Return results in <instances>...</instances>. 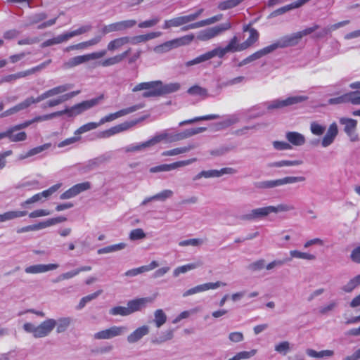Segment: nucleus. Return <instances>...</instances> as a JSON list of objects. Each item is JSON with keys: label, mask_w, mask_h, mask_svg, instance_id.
Wrapping results in <instances>:
<instances>
[{"label": "nucleus", "mask_w": 360, "mask_h": 360, "mask_svg": "<svg viewBox=\"0 0 360 360\" xmlns=\"http://www.w3.org/2000/svg\"><path fill=\"white\" fill-rule=\"evenodd\" d=\"M319 28V25H315L311 27L306 28L302 31L293 33L290 35L284 36L278 40L280 47L285 48L297 44L300 40L304 36H307Z\"/></svg>", "instance_id": "nucleus-9"}, {"label": "nucleus", "mask_w": 360, "mask_h": 360, "mask_svg": "<svg viewBox=\"0 0 360 360\" xmlns=\"http://www.w3.org/2000/svg\"><path fill=\"white\" fill-rule=\"evenodd\" d=\"M349 22H350V21L349 20H343V21L335 23L333 25H329V26L325 27L324 29H323V30L321 32L317 33L316 37H323L325 35L349 24Z\"/></svg>", "instance_id": "nucleus-35"}, {"label": "nucleus", "mask_w": 360, "mask_h": 360, "mask_svg": "<svg viewBox=\"0 0 360 360\" xmlns=\"http://www.w3.org/2000/svg\"><path fill=\"white\" fill-rule=\"evenodd\" d=\"M231 28V24L229 22H226L221 25L209 27L200 31L197 34V39L202 41H209L224 32L229 30Z\"/></svg>", "instance_id": "nucleus-10"}, {"label": "nucleus", "mask_w": 360, "mask_h": 360, "mask_svg": "<svg viewBox=\"0 0 360 360\" xmlns=\"http://www.w3.org/2000/svg\"><path fill=\"white\" fill-rule=\"evenodd\" d=\"M154 300V297H142L130 300L127 303L130 314L141 310L145 307L148 303H150Z\"/></svg>", "instance_id": "nucleus-21"}, {"label": "nucleus", "mask_w": 360, "mask_h": 360, "mask_svg": "<svg viewBox=\"0 0 360 360\" xmlns=\"http://www.w3.org/2000/svg\"><path fill=\"white\" fill-rule=\"evenodd\" d=\"M189 23L186 15L177 16L169 20H165L162 25V29L169 30L172 27H178Z\"/></svg>", "instance_id": "nucleus-26"}, {"label": "nucleus", "mask_w": 360, "mask_h": 360, "mask_svg": "<svg viewBox=\"0 0 360 360\" xmlns=\"http://www.w3.org/2000/svg\"><path fill=\"white\" fill-rule=\"evenodd\" d=\"M44 229L43 221L39 222L36 224L29 225L24 227H22L19 230H18V233H22V232H28V231H37L40 229Z\"/></svg>", "instance_id": "nucleus-61"}, {"label": "nucleus", "mask_w": 360, "mask_h": 360, "mask_svg": "<svg viewBox=\"0 0 360 360\" xmlns=\"http://www.w3.org/2000/svg\"><path fill=\"white\" fill-rule=\"evenodd\" d=\"M306 352L308 356L313 358H323L326 356H332L334 354L333 350L329 349L316 352L314 349H308Z\"/></svg>", "instance_id": "nucleus-47"}, {"label": "nucleus", "mask_w": 360, "mask_h": 360, "mask_svg": "<svg viewBox=\"0 0 360 360\" xmlns=\"http://www.w3.org/2000/svg\"><path fill=\"white\" fill-rule=\"evenodd\" d=\"M226 283H221L220 281H217L215 283H206L203 284H200L195 286L197 292H204L211 289H216L220 286H225Z\"/></svg>", "instance_id": "nucleus-43"}, {"label": "nucleus", "mask_w": 360, "mask_h": 360, "mask_svg": "<svg viewBox=\"0 0 360 360\" xmlns=\"http://www.w3.org/2000/svg\"><path fill=\"white\" fill-rule=\"evenodd\" d=\"M309 98L305 95H295L286 98H278L259 103L253 106L252 111L278 110L306 101Z\"/></svg>", "instance_id": "nucleus-2"}, {"label": "nucleus", "mask_w": 360, "mask_h": 360, "mask_svg": "<svg viewBox=\"0 0 360 360\" xmlns=\"http://www.w3.org/2000/svg\"><path fill=\"white\" fill-rule=\"evenodd\" d=\"M243 32H249L248 38L243 42L245 49H248L258 40L259 34L255 29L250 28L248 25L244 26Z\"/></svg>", "instance_id": "nucleus-32"}, {"label": "nucleus", "mask_w": 360, "mask_h": 360, "mask_svg": "<svg viewBox=\"0 0 360 360\" xmlns=\"http://www.w3.org/2000/svg\"><path fill=\"white\" fill-rule=\"evenodd\" d=\"M271 213H278L280 212H288L294 210L292 205H288L285 204H280L277 206H270Z\"/></svg>", "instance_id": "nucleus-60"}, {"label": "nucleus", "mask_w": 360, "mask_h": 360, "mask_svg": "<svg viewBox=\"0 0 360 360\" xmlns=\"http://www.w3.org/2000/svg\"><path fill=\"white\" fill-rule=\"evenodd\" d=\"M228 168L221 169L220 171L218 170H209V171H202L199 174L196 175L194 179H198L202 177L205 178H210L214 176H220L222 174H224L228 170Z\"/></svg>", "instance_id": "nucleus-40"}, {"label": "nucleus", "mask_w": 360, "mask_h": 360, "mask_svg": "<svg viewBox=\"0 0 360 360\" xmlns=\"http://www.w3.org/2000/svg\"><path fill=\"white\" fill-rule=\"evenodd\" d=\"M195 39L193 34L184 35L169 41H167L160 45L155 46L153 51L158 54H162L180 46L189 45Z\"/></svg>", "instance_id": "nucleus-6"}, {"label": "nucleus", "mask_w": 360, "mask_h": 360, "mask_svg": "<svg viewBox=\"0 0 360 360\" xmlns=\"http://www.w3.org/2000/svg\"><path fill=\"white\" fill-rule=\"evenodd\" d=\"M222 14H219L217 15H214L213 17H211L207 19H205L194 23H191L186 27H184L182 28V30L186 31L190 29H196L199 27H202L207 25H212L218 21H219L222 18Z\"/></svg>", "instance_id": "nucleus-23"}, {"label": "nucleus", "mask_w": 360, "mask_h": 360, "mask_svg": "<svg viewBox=\"0 0 360 360\" xmlns=\"http://www.w3.org/2000/svg\"><path fill=\"white\" fill-rule=\"evenodd\" d=\"M125 326H112L109 328L98 331L94 335V339L96 340H108L112 338L120 336L127 331Z\"/></svg>", "instance_id": "nucleus-13"}, {"label": "nucleus", "mask_w": 360, "mask_h": 360, "mask_svg": "<svg viewBox=\"0 0 360 360\" xmlns=\"http://www.w3.org/2000/svg\"><path fill=\"white\" fill-rule=\"evenodd\" d=\"M347 103H351L353 105H360V94L358 92H349L328 100V103L330 105Z\"/></svg>", "instance_id": "nucleus-16"}, {"label": "nucleus", "mask_w": 360, "mask_h": 360, "mask_svg": "<svg viewBox=\"0 0 360 360\" xmlns=\"http://www.w3.org/2000/svg\"><path fill=\"white\" fill-rule=\"evenodd\" d=\"M130 41V38L128 37H122L116 38L112 41H110L107 45V51H115L119 50L122 46L125 44H129Z\"/></svg>", "instance_id": "nucleus-29"}, {"label": "nucleus", "mask_w": 360, "mask_h": 360, "mask_svg": "<svg viewBox=\"0 0 360 360\" xmlns=\"http://www.w3.org/2000/svg\"><path fill=\"white\" fill-rule=\"evenodd\" d=\"M146 237V234L143 229H133L129 234V238L131 240H136L144 238Z\"/></svg>", "instance_id": "nucleus-64"}, {"label": "nucleus", "mask_w": 360, "mask_h": 360, "mask_svg": "<svg viewBox=\"0 0 360 360\" xmlns=\"http://www.w3.org/2000/svg\"><path fill=\"white\" fill-rule=\"evenodd\" d=\"M305 181L304 176H286L283 179L276 180H269L264 181L256 182L255 186L258 188H270L277 187L288 184H294L296 182H302Z\"/></svg>", "instance_id": "nucleus-11"}, {"label": "nucleus", "mask_w": 360, "mask_h": 360, "mask_svg": "<svg viewBox=\"0 0 360 360\" xmlns=\"http://www.w3.org/2000/svg\"><path fill=\"white\" fill-rule=\"evenodd\" d=\"M199 265L200 264L192 263L179 266L174 269L173 273L174 276H178L181 274L186 273L190 270L197 268Z\"/></svg>", "instance_id": "nucleus-51"}, {"label": "nucleus", "mask_w": 360, "mask_h": 360, "mask_svg": "<svg viewBox=\"0 0 360 360\" xmlns=\"http://www.w3.org/2000/svg\"><path fill=\"white\" fill-rule=\"evenodd\" d=\"M57 115L58 114H46L44 116H38L31 120L13 126L8 128L6 131L2 132L3 139L7 137L11 142L25 141L27 139V134L25 131H20L16 134H14V132L27 127L34 122L49 120Z\"/></svg>", "instance_id": "nucleus-3"}, {"label": "nucleus", "mask_w": 360, "mask_h": 360, "mask_svg": "<svg viewBox=\"0 0 360 360\" xmlns=\"http://www.w3.org/2000/svg\"><path fill=\"white\" fill-rule=\"evenodd\" d=\"M359 285H360V274L351 278L347 283L342 287V290L345 292H351Z\"/></svg>", "instance_id": "nucleus-45"}, {"label": "nucleus", "mask_w": 360, "mask_h": 360, "mask_svg": "<svg viewBox=\"0 0 360 360\" xmlns=\"http://www.w3.org/2000/svg\"><path fill=\"white\" fill-rule=\"evenodd\" d=\"M99 98H92L83 101L74 106V110L79 111H85L98 103Z\"/></svg>", "instance_id": "nucleus-41"}, {"label": "nucleus", "mask_w": 360, "mask_h": 360, "mask_svg": "<svg viewBox=\"0 0 360 360\" xmlns=\"http://www.w3.org/2000/svg\"><path fill=\"white\" fill-rule=\"evenodd\" d=\"M188 93L193 96L204 98L207 95V91L199 86H193L188 89Z\"/></svg>", "instance_id": "nucleus-52"}, {"label": "nucleus", "mask_w": 360, "mask_h": 360, "mask_svg": "<svg viewBox=\"0 0 360 360\" xmlns=\"http://www.w3.org/2000/svg\"><path fill=\"white\" fill-rule=\"evenodd\" d=\"M197 147V144L195 143H190L186 146L179 147L173 148L172 150H169L163 152L162 155L164 156H174L179 154L185 153L188 152L189 150L194 149Z\"/></svg>", "instance_id": "nucleus-33"}, {"label": "nucleus", "mask_w": 360, "mask_h": 360, "mask_svg": "<svg viewBox=\"0 0 360 360\" xmlns=\"http://www.w3.org/2000/svg\"><path fill=\"white\" fill-rule=\"evenodd\" d=\"M91 188V184L89 181H85L74 185L68 190L63 193L60 199L66 200L75 197L80 193L87 191Z\"/></svg>", "instance_id": "nucleus-20"}, {"label": "nucleus", "mask_w": 360, "mask_h": 360, "mask_svg": "<svg viewBox=\"0 0 360 360\" xmlns=\"http://www.w3.org/2000/svg\"><path fill=\"white\" fill-rule=\"evenodd\" d=\"M206 127H195L188 129H186L181 132L176 133H164L156 135L151 139L145 141L141 144H138L136 146H131L127 148V151L128 152H134L141 150L145 148L150 147L157 144L158 143L162 141H167L168 142H177L179 141H182L184 139H188L193 135L200 134L204 131H205Z\"/></svg>", "instance_id": "nucleus-1"}, {"label": "nucleus", "mask_w": 360, "mask_h": 360, "mask_svg": "<svg viewBox=\"0 0 360 360\" xmlns=\"http://www.w3.org/2000/svg\"><path fill=\"white\" fill-rule=\"evenodd\" d=\"M56 321L53 319H48L35 326L31 323H25L23 325L24 330L30 333L36 338H44L49 335L56 327Z\"/></svg>", "instance_id": "nucleus-5"}, {"label": "nucleus", "mask_w": 360, "mask_h": 360, "mask_svg": "<svg viewBox=\"0 0 360 360\" xmlns=\"http://www.w3.org/2000/svg\"><path fill=\"white\" fill-rule=\"evenodd\" d=\"M26 211H8L3 214H0V222L12 220L16 218H20L27 215Z\"/></svg>", "instance_id": "nucleus-38"}, {"label": "nucleus", "mask_w": 360, "mask_h": 360, "mask_svg": "<svg viewBox=\"0 0 360 360\" xmlns=\"http://www.w3.org/2000/svg\"><path fill=\"white\" fill-rule=\"evenodd\" d=\"M197 161L195 158H190L185 160L177 161L171 164H163L161 165L155 166L150 169V172L152 173L166 172L176 169L179 167H185Z\"/></svg>", "instance_id": "nucleus-14"}, {"label": "nucleus", "mask_w": 360, "mask_h": 360, "mask_svg": "<svg viewBox=\"0 0 360 360\" xmlns=\"http://www.w3.org/2000/svg\"><path fill=\"white\" fill-rule=\"evenodd\" d=\"M110 314L112 315H121L127 316L129 315V308L125 307L117 306L112 308L110 311Z\"/></svg>", "instance_id": "nucleus-59"}, {"label": "nucleus", "mask_w": 360, "mask_h": 360, "mask_svg": "<svg viewBox=\"0 0 360 360\" xmlns=\"http://www.w3.org/2000/svg\"><path fill=\"white\" fill-rule=\"evenodd\" d=\"M162 34L160 32H152L146 34H141L130 38L129 43L138 44L160 37Z\"/></svg>", "instance_id": "nucleus-31"}, {"label": "nucleus", "mask_w": 360, "mask_h": 360, "mask_svg": "<svg viewBox=\"0 0 360 360\" xmlns=\"http://www.w3.org/2000/svg\"><path fill=\"white\" fill-rule=\"evenodd\" d=\"M120 63H121L120 58L118 56V55H116L100 61L98 65L102 67H109Z\"/></svg>", "instance_id": "nucleus-56"}, {"label": "nucleus", "mask_w": 360, "mask_h": 360, "mask_svg": "<svg viewBox=\"0 0 360 360\" xmlns=\"http://www.w3.org/2000/svg\"><path fill=\"white\" fill-rule=\"evenodd\" d=\"M123 115L124 114H109L108 115H106L104 117H103L102 119H101V120L98 122H92L86 123V124L81 126L79 129H77L75 131V134L79 135L84 132L94 129L97 128L98 126H100L101 124H102L105 122H111Z\"/></svg>", "instance_id": "nucleus-15"}, {"label": "nucleus", "mask_w": 360, "mask_h": 360, "mask_svg": "<svg viewBox=\"0 0 360 360\" xmlns=\"http://www.w3.org/2000/svg\"><path fill=\"white\" fill-rule=\"evenodd\" d=\"M302 164V161L300 160H281L278 162H274L269 164V167H289V166H296Z\"/></svg>", "instance_id": "nucleus-50"}, {"label": "nucleus", "mask_w": 360, "mask_h": 360, "mask_svg": "<svg viewBox=\"0 0 360 360\" xmlns=\"http://www.w3.org/2000/svg\"><path fill=\"white\" fill-rule=\"evenodd\" d=\"M214 57H217L216 53L214 49H212L210 51L206 52L204 54H202L195 58L188 60L185 63V65L186 67H190L194 65H197L203 62H205L207 60H209Z\"/></svg>", "instance_id": "nucleus-27"}, {"label": "nucleus", "mask_w": 360, "mask_h": 360, "mask_svg": "<svg viewBox=\"0 0 360 360\" xmlns=\"http://www.w3.org/2000/svg\"><path fill=\"white\" fill-rule=\"evenodd\" d=\"M160 80L141 82L136 84L132 89V92L143 91L141 96L143 98L160 96Z\"/></svg>", "instance_id": "nucleus-7"}, {"label": "nucleus", "mask_w": 360, "mask_h": 360, "mask_svg": "<svg viewBox=\"0 0 360 360\" xmlns=\"http://www.w3.org/2000/svg\"><path fill=\"white\" fill-rule=\"evenodd\" d=\"M349 22H350V21L349 20H343V21L335 23L333 25H329V26L325 27L324 29H323V30L321 32L317 33L316 37H323L325 35L349 24Z\"/></svg>", "instance_id": "nucleus-34"}, {"label": "nucleus", "mask_w": 360, "mask_h": 360, "mask_svg": "<svg viewBox=\"0 0 360 360\" xmlns=\"http://www.w3.org/2000/svg\"><path fill=\"white\" fill-rule=\"evenodd\" d=\"M281 48L278 41H276L257 51H256L257 55L258 56L259 59L273 51L276 50L277 49Z\"/></svg>", "instance_id": "nucleus-48"}, {"label": "nucleus", "mask_w": 360, "mask_h": 360, "mask_svg": "<svg viewBox=\"0 0 360 360\" xmlns=\"http://www.w3.org/2000/svg\"><path fill=\"white\" fill-rule=\"evenodd\" d=\"M349 22H350V21L349 20H343V21L335 23L333 25H329V26L325 27L324 29H323V30L321 32L317 33L316 37H323L325 35L349 24Z\"/></svg>", "instance_id": "nucleus-36"}, {"label": "nucleus", "mask_w": 360, "mask_h": 360, "mask_svg": "<svg viewBox=\"0 0 360 360\" xmlns=\"http://www.w3.org/2000/svg\"><path fill=\"white\" fill-rule=\"evenodd\" d=\"M51 146V143H46L41 146L33 148L29 150L25 155H22L20 157V159L21 160L25 159L29 157L39 154V153H41L42 151L49 149Z\"/></svg>", "instance_id": "nucleus-42"}, {"label": "nucleus", "mask_w": 360, "mask_h": 360, "mask_svg": "<svg viewBox=\"0 0 360 360\" xmlns=\"http://www.w3.org/2000/svg\"><path fill=\"white\" fill-rule=\"evenodd\" d=\"M46 18L47 15L44 12L32 14L27 18L25 25L28 27L39 23L44 20Z\"/></svg>", "instance_id": "nucleus-39"}, {"label": "nucleus", "mask_w": 360, "mask_h": 360, "mask_svg": "<svg viewBox=\"0 0 360 360\" xmlns=\"http://www.w3.org/2000/svg\"><path fill=\"white\" fill-rule=\"evenodd\" d=\"M106 54L105 49L99 51L92 52L90 53L77 56L70 58L68 61L65 62L63 65L64 69H70L85 63L89 60H96L103 58Z\"/></svg>", "instance_id": "nucleus-8"}, {"label": "nucleus", "mask_w": 360, "mask_h": 360, "mask_svg": "<svg viewBox=\"0 0 360 360\" xmlns=\"http://www.w3.org/2000/svg\"><path fill=\"white\" fill-rule=\"evenodd\" d=\"M143 120V118H141V120ZM140 120H131L124 122L123 123H121L118 125H116L115 127H111L110 129L105 130L101 133L99 135V137L101 138H106L110 137L115 134L120 133L121 131L127 130L130 129L131 127L136 125Z\"/></svg>", "instance_id": "nucleus-18"}, {"label": "nucleus", "mask_w": 360, "mask_h": 360, "mask_svg": "<svg viewBox=\"0 0 360 360\" xmlns=\"http://www.w3.org/2000/svg\"><path fill=\"white\" fill-rule=\"evenodd\" d=\"M290 255L292 257L304 259L307 260H314L316 259V256L312 254L302 252L298 250H291Z\"/></svg>", "instance_id": "nucleus-53"}, {"label": "nucleus", "mask_w": 360, "mask_h": 360, "mask_svg": "<svg viewBox=\"0 0 360 360\" xmlns=\"http://www.w3.org/2000/svg\"><path fill=\"white\" fill-rule=\"evenodd\" d=\"M149 333V328L147 326H143L136 329L127 337V341L129 343H134L141 340L144 335Z\"/></svg>", "instance_id": "nucleus-28"}, {"label": "nucleus", "mask_w": 360, "mask_h": 360, "mask_svg": "<svg viewBox=\"0 0 360 360\" xmlns=\"http://www.w3.org/2000/svg\"><path fill=\"white\" fill-rule=\"evenodd\" d=\"M79 92H80L79 91H74V92H72L71 94H70V95H64V96H60L58 98H55V99L51 100V101H49V106L57 105L59 103H60L63 101H64L66 99H68V98L72 97V96H75L79 94Z\"/></svg>", "instance_id": "nucleus-57"}, {"label": "nucleus", "mask_w": 360, "mask_h": 360, "mask_svg": "<svg viewBox=\"0 0 360 360\" xmlns=\"http://www.w3.org/2000/svg\"><path fill=\"white\" fill-rule=\"evenodd\" d=\"M338 134V129L335 122L332 123L325 136L321 141V145L323 147H328L334 141L335 137Z\"/></svg>", "instance_id": "nucleus-25"}, {"label": "nucleus", "mask_w": 360, "mask_h": 360, "mask_svg": "<svg viewBox=\"0 0 360 360\" xmlns=\"http://www.w3.org/2000/svg\"><path fill=\"white\" fill-rule=\"evenodd\" d=\"M271 212L270 206L259 207L252 210L250 213H248L242 217L244 220L252 221L259 218L264 217L269 215Z\"/></svg>", "instance_id": "nucleus-22"}, {"label": "nucleus", "mask_w": 360, "mask_h": 360, "mask_svg": "<svg viewBox=\"0 0 360 360\" xmlns=\"http://www.w3.org/2000/svg\"><path fill=\"white\" fill-rule=\"evenodd\" d=\"M136 21L135 20H127L116 22L103 27L102 32L103 34H108L113 32L123 31L135 26Z\"/></svg>", "instance_id": "nucleus-17"}, {"label": "nucleus", "mask_w": 360, "mask_h": 360, "mask_svg": "<svg viewBox=\"0 0 360 360\" xmlns=\"http://www.w3.org/2000/svg\"><path fill=\"white\" fill-rule=\"evenodd\" d=\"M71 319L70 317L60 318L56 321V332L58 333H63L67 330L71 323Z\"/></svg>", "instance_id": "nucleus-44"}, {"label": "nucleus", "mask_w": 360, "mask_h": 360, "mask_svg": "<svg viewBox=\"0 0 360 360\" xmlns=\"http://www.w3.org/2000/svg\"><path fill=\"white\" fill-rule=\"evenodd\" d=\"M101 292H102V290H98V291H96V292H94L92 294H90V295H86L85 297H83L81 299V300H80V302H79V304L77 306V308L79 309H82L83 307H84V306L86 305V304L87 302H89L91 301L92 300L96 298L99 295L101 294Z\"/></svg>", "instance_id": "nucleus-55"}, {"label": "nucleus", "mask_w": 360, "mask_h": 360, "mask_svg": "<svg viewBox=\"0 0 360 360\" xmlns=\"http://www.w3.org/2000/svg\"><path fill=\"white\" fill-rule=\"evenodd\" d=\"M217 55V57L221 58L227 53L231 52H240L246 50L245 46L243 43H239V40L237 36L233 37L228 44L225 47H217L214 49Z\"/></svg>", "instance_id": "nucleus-12"}, {"label": "nucleus", "mask_w": 360, "mask_h": 360, "mask_svg": "<svg viewBox=\"0 0 360 360\" xmlns=\"http://www.w3.org/2000/svg\"><path fill=\"white\" fill-rule=\"evenodd\" d=\"M72 87V84H67L60 85L56 87H54L39 96L37 97V99H34L33 98H29L24 101L23 102L20 103V104L15 105L13 108L14 111H20L26 109L27 107H29L31 104L34 103H38L44 99H46L49 97L53 96L55 95H58L62 93H64L68 90H70Z\"/></svg>", "instance_id": "nucleus-4"}, {"label": "nucleus", "mask_w": 360, "mask_h": 360, "mask_svg": "<svg viewBox=\"0 0 360 360\" xmlns=\"http://www.w3.org/2000/svg\"><path fill=\"white\" fill-rule=\"evenodd\" d=\"M244 0H225L218 4L217 8L220 11H225L238 6Z\"/></svg>", "instance_id": "nucleus-46"}, {"label": "nucleus", "mask_w": 360, "mask_h": 360, "mask_svg": "<svg viewBox=\"0 0 360 360\" xmlns=\"http://www.w3.org/2000/svg\"><path fill=\"white\" fill-rule=\"evenodd\" d=\"M340 123L344 125V131L349 137L352 142L359 140L358 134L355 133L357 122L354 119L342 117L340 120Z\"/></svg>", "instance_id": "nucleus-19"}, {"label": "nucleus", "mask_w": 360, "mask_h": 360, "mask_svg": "<svg viewBox=\"0 0 360 360\" xmlns=\"http://www.w3.org/2000/svg\"><path fill=\"white\" fill-rule=\"evenodd\" d=\"M159 86L160 96H161L165 94H169L178 91L181 88V84L178 82L164 84L162 81H160V84Z\"/></svg>", "instance_id": "nucleus-30"}, {"label": "nucleus", "mask_w": 360, "mask_h": 360, "mask_svg": "<svg viewBox=\"0 0 360 360\" xmlns=\"http://www.w3.org/2000/svg\"><path fill=\"white\" fill-rule=\"evenodd\" d=\"M160 21V18L155 17L151 19L144 20L139 24V28H150L155 26Z\"/></svg>", "instance_id": "nucleus-58"}, {"label": "nucleus", "mask_w": 360, "mask_h": 360, "mask_svg": "<svg viewBox=\"0 0 360 360\" xmlns=\"http://www.w3.org/2000/svg\"><path fill=\"white\" fill-rule=\"evenodd\" d=\"M218 116L216 114H208L204 116L195 117L193 119H189L179 122L180 126L185 124H189L200 120H210L217 118Z\"/></svg>", "instance_id": "nucleus-49"}, {"label": "nucleus", "mask_w": 360, "mask_h": 360, "mask_svg": "<svg viewBox=\"0 0 360 360\" xmlns=\"http://www.w3.org/2000/svg\"><path fill=\"white\" fill-rule=\"evenodd\" d=\"M58 267V264H36L26 267L25 271L27 274H36L54 270Z\"/></svg>", "instance_id": "nucleus-24"}, {"label": "nucleus", "mask_w": 360, "mask_h": 360, "mask_svg": "<svg viewBox=\"0 0 360 360\" xmlns=\"http://www.w3.org/2000/svg\"><path fill=\"white\" fill-rule=\"evenodd\" d=\"M60 186L61 184H56L55 185H53L48 189L44 190L42 192H40V195H41V198H47L52 194H53L55 192H56L60 188Z\"/></svg>", "instance_id": "nucleus-63"}, {"label": "nucleus", "mask_w": 360, "mask_h": 360, "mask_svg": "<svg viewBox=\"0 0 360 360\" xmlns=\"http://www.w3.org/2000/svg\"><path fill=\"white\" fill-rule=\"evenodd\" d=\"M287 140L295 146H302L305 142L304 136L295 131H290L286 134Z\"/></svg>", "instance_id": "nucleus-37"}, {"label": "nucleus", "mask_w": 360, "mask_h": 360, "mask_svg": "<svg viewBox=\"0 0 360 360\" xmlns=\"http://www.w3.org/2000/svg\"><path fill=\"white\" fill-rule=\"evenodd\" d=\"M167 321V316L162 309H157L155 311V323L158 328L162 326Z\"/></svg>", "instance_id": "nucleus-54"}, {"label": "nucleus", "mask_w": 360, "mask_h": 360, "mask_svg": "<svg viewBox=\"0 0 360 360\" xmlns=\"http://www.w3.org/2000/svg\"><path fill=\"white\" fill-rule=\"evenodd\" d=\"M310 129H311V133L316 136L322 135L326 130L325 127H323L315 122H314L311 124Z\"/></svg>", "instance_id": "nucleus-62"}]
</instances>
